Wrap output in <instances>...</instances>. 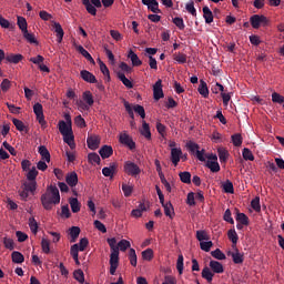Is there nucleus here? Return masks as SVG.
I'll use <instances>...</instances> for the list:
<instances>
[{
  "instance_id": "obj_13",
  "label": "nucleus",
  "mask_w": 284,
  "mask_h": 284,
  "mask_svg": "<svg viewBox=\"0 0 284 284\" xmlns=\"http://www.w3.org/2000/svg\"><path fill=\"white\" fill-rule=\"evenodd\" d=\"M53 30L57 33V41L58 43H61L63 41V37L65 32H63V27H61V23L53 22Z\"/></svg>"
},
{
  "instance_id": "obj_59",
  "label": "nucleus",
  "mask_w": 284,
  "mask_h": 284,
  "mask_svg": "<svg viewBox=\"0 0 284 284\" xmlns=\"http://www.w3.org/2000/svg\"><path fill=\"white\" fill-rule=\"evenodd\" d=\"M41 248L44 254H50V241H48L47 239H42Z\"/></svg>"
},
{
  "instance_id": "obj_1",
  "label": "nucleus",
  "mask_w": 284,
  "mask_h": 284,
  "mask_svg": "<svg viewBox=\"0 0 284 284\" xmlns=\"http://www.w3.org/2000/svg\"><path fill=\"white\" fill-rule=\"evenodd\" d=\"M40 201L44 210H52L53 205H59L61 203V194H59V189L54 185L48 186L45 193L41 195Z\"/></svg>"
},
{
  "instance_id": "obj_6",
  "label": "nucleus",
  "mask_w": 284,
  "mask_h": 284,
  "mask_svg": "<svg viewBox=\"0 0 284 284\" xmlns=\"http://www.w3.org/2000/svg\"><path fill=\"white\" fill-rule=\"evenodd\" d=\"M33 112L37 116L38 123H40L42 128L48 125V122H45V115H43V105L41 103L38 102L33 105Z\"/></svg>"
},
{
  "instance_id": "obj_12",
  "label": "nucleus",
  "mask_w": 284,
  "mask_h": 284,
  "mask_svg": "<svg viewBox=\"0 0 284 284\" xmlns=\"http://www.w3.org/2000/svg\"><path fill=\"white\" fill-rule=\"evenodd\" d=\"M118 168H119V165L114 162L111 163L110 166H104L102 169L103 176H109L110 179H112L114 176V174H116Z\"/></svg>"
},
{
  "instance_id": "obj_8",
  "label": "nucleus",
  "mask_w": 284,
  "mask_h": 284,
  "mask_svg": "<svg viewBox=\"0 0 284 284\" xmlns=\"http://www.w3.org/2000/svg\"><path fill=\"white\" fill-rule=\"evenodd\" d=\"M163 82L161 80H158L153 85V99L155 101H160V99H163Z\"/></svg>"
},
{
  "instance_id": "obj_43",
  "label": "nucleus",
  "mask_w": 284,
  "mask_h": 284,
  "mask_svg": "<svg viewBox=\"0 0 284 284\" xmlns=\"http://www.w3.org/2000/svg\"><path fill=\"white\" fill-rule=\"evenodd\" d=\"M12 123L16 126V130H18L19 132L26 131V124L23 123V121L17 119V118H13Z\"/></svg>"
},
{
  "instance_id": "obj_42",
  "label": "nucleus",
  "mask_w": 284,
  "mask_h": 284,
  "mask_svg": "<svg viewBox=\"0 0 284 284\" xmlns=\"http://www.w3.org/2000/svg\"><path fill=\"white\" fill-rule=\"evenodd\" d=\"M18 28L21 30V32L28 31V21L23 17H18Z\"/></svg>"
},
{
  "instance_id": "obj_23",
  "label": "nucleus",
  "mask_w": 284,
  "mask_h": 284,
  "mask_svg": "<svg viewBox=\"0 0 284 284\" xmlns=\"http://www.w3.org/2000/svg\"><path fill=\"white\" fill-rule=\"evenodd\" d=\"M6 61L7 63H20V61H23V57L18 53V54H13V53H10V54H7L6 57Z\"/></svg>"
},
{
  "instance_id": "obj_33",
  "label": "nucleus",
  "mask_w": 284,
  "mask_h": 284,
  "mask_svg": "<svg viewBox=\"0 0 284 284\" xmlns=\"http://www.w3.org/2000/svg\"><path fill=\"white\" fill-rule=\"evenodd\" d=\"M179 176L182 183H185L186 185H190V183H192V174L190 172L187 171L180 172Z\"/></svg>"
},
{
  "instance_id": "obj_38",
  "label": "nucleus",
  "mask_w": 284,
  "mask_h": 284,
  "mask_svg": "<svg viewBox=\"0 0 284 284\" xmlns=\"http://www.w3.org/2000/svg\"><path fill=\"white\" fill-rule=\"evenodd\" d=\"M82 99L89 106L94 105V97H92V92L85 91L82 95Z\"/></svg>"
},
{
  "instance_id": "obj_2",
  "label": "nucleus",
  "mask_w": 284,
  "mask_h": 284,
  "mask_svg": "<svg viewBox=\"0 0 284 284\" xmlns=\"http://www.w3.org/2000/svg\"><path fill=\"white\" fill-rule=\"evenodd\" d=\"M223 272H225V268H223V264L219 261L211 260L209 263V267L205 266L202 270V278H204L209 283H212V281H214V274H223Z\"/></svg>"
},
{
  "instance_id": "obj_11",
  "label": "nucleus",
  "mask_w": 284,
  "mask_h": 284,
  "mask_svg": "<svg viewBox=\"0 0 284 284\" xmlns=\"http://www.w3.org/2000/svg\"><path fill=\"white\" fill-rule=\"evenodd\" d=\"M143 6L148 7L154 14H161V9H159V1L156 0H142Z\"/></svg>"
},
{
  "instance_id": "obj_24",
  "label": "nucleus",
  "mask_w": 284,
  "mask_h": 284,
  "mask_svg": "<svg viewBox=\"0 0 284 284\" xmlns=\"http://www.w3.org/2000/svg\"><path fill=\"white\" fill-rule=\"evenodd\" d=\"M38 152L42 161H47V163H50V151H48V148H45V145H40Z\"/></svg>"
},
{
  "instance_id": "obj_40",
  "label": "nucleus",
  "mask_w": 284,
  "mask_h": 284,
  "mask_svg": "<svg viewBox=\"0 0 284 284\" xmlns=\"http://www.w3.org/2000/svg\"><path fill=\"white\" fill-rule=\"evenodd\" d=\"M29 227L32 232V234H37L39 232V223L34 217L29 219Z\"/></svg>"
},
{
  "instance_id": "obj_4",
  "label": "nucleus",
  "mask_w": 284,
  "mask_h": 284,
  "mask_svg": "<svg viewBox=\"0 0 284 284\" xmlns=\"http://www.w3.org/2000/svg\"><path fill=\"white\" fill-rule=\"evenodd\" d=\"M250 22L252 28H254L255 30H258L261 26L263 27L267 26V17L263 14H254L250 18Z\"/></svg>"
},
{
  "instance_id": "obj_22",
  "label": "nucleus",
  "mask_w": 284,
  "mask_h": 284,
  "mask_svg": "<svg viewBox=\"0 0 284 284\" xmlns=\"http://www.w3.org/2000/svg\"><path fill=\"white\" fill-rule=\"evenodd\" d=\"M202 12L203 18L205 19V23H212L214 21V13H212L210 7H203Z\"/></svg>"
},
{
  "instance_id": "obj_53",
  "label": "nucleus",
  "mask_w": 284,
  "mask_h": 284,
  "mask_svg": "<svg viewBox=\"0 0 284 284\" xmlns=\"http://www.w3.org/2000/svg\"><path fill=\"white\" fill-rule=\"evenodd\" d=\"M186 148H187L189 152H191V154L199 152V149H200L199 144L193 141H189L186 143Z\"/></svg>"
},
{
  "instance_id": "obj_19",
  "label": "nucleus",
  "mask_w": 284,
  "mask_h": 284,
  "mask_svg": "<svg viewBox=\"0 0 284 284\" xmlns=\"http://www.w3.org/2000/svg\"><path fill=\"white\" fill-rule=\"evenodd\" d=\"M227 256H231L235 265H241V263H243V254H241L239 250H236V252L229 251Z\"/></svg>"
},
{
  "instance_id": "obj_28",
  "label": "nucleus",
  "mask_w": 284,
  "mask_h": 284,
  "mask_svg": "<svg viewBox=\"0 0 284 284\" xmlns=\"http://www.w3.org/2000/svg\"><path fill=\"white\" fill-rule=\"evenodd\" d=\"M69 203L71 205V211L73 212V214H77L78 212H81V203H79V199L71 197L69 200Z\"/></svg>"
},
{
  "instance_id": "obj_32",
  "label": "nucleus",
  "mask_w": 284,
  "mask_h": 284,
  "mask_svg": "<svg viewBox=\"0 0 284 284\" xmlns=\"http://www.w3.org/2000/svg\"><path fill=\"white\" fill-rule=\"evenodd\" d=\"M142 136H145L149 141L152 139V132L150 131V124L148 122L143 121L142 123V130H141Z\"/></svg>"
},
{
  "instance_id": "obj_30",
  "label": "nucleus",
  "mask_w": 284,
  "mask_h": 284,
  "mask_svg": "<svg viewBox=\"0 0 284 284\" xmlns=\"http://www.w3.org/2000/svg\"><path fill=\"white\" fill-rule=\"evenodd\" d=\"M11 261L12 263L21 264L23 261H26V257L21 254V252L13 251L11 254Z\"/></svg>"
},
{
  "instance_id": "obj_44",
  "label": "nucleus",
  "mask_w": 284,
  "mask_h": 284,
  "mask_svg": "<svg viewBox=\"0 0 284 284\" xmlns=\"http://www.w3.org/2000/svg\"><path fill=\"white\" fill-rule=\"evenodd\" d=\"M251 207H252V210H254V212H261V197L255 196L251 201Z\"/></svg>"
},
{
  "instance_id": "obj_21",
  "label": "nucleus",
  "mask_w": 284,
  "mask_h": 284,
  "mask_svg": "<svg viewBox=\"0 0 284 284\" xmlns=\"http://www.w3.org/2000/svg\"><path fill=\"white\" fill-rule=\"evenodd\" d=\"M75 50L78 52H80V54H82V57H84V59H87V61H90V63H94V58H92L90 52H88V50H85V48H83V45H81V44L75 45Z\"/></svg>"
},
{
  "instance_id": "obj_34",
  "label": "nucleus",
  "mask_w": 284,
  "mask_h": 284,
  "mask_svg": "<svg viewBox=\"0 0 284 284\" xmlns=\"http://www.w3.org/2000/svg\"><path fill=\"white\" fill-rule=\"evenodd\" d=\"M227 236L231 243H233V247H236V243H239V234H236V230L234 229L229 230Z\"/></svg>"
},
{
  "instance_id": "obj_46",
  "label": "nucleus",
  "mask_w": 284,
  "mask_h": 284,
  "mask_svg": "<svg viewBox=\"0 0 284 284\" xmlns=\"http://www.w3.org/2000/svg\"><path fill=\"white\" fill-rule=\"evenodd\" d=\"M211 256H213V258H216L217 261H225L226 258L225 253H223L220 248L212 251Z\"/></svg>"
},
{
  "instance_id": "obj_3",
  "label": "nucleus",
  "mask_w": 284,
  "mask_h": 284,
  "mask_svg": "<svg viewBox=\"0 0 284 284\" xmlns=\"http://www.w3.org/2000/svg\"><path fill=\"white\" fill-rule=\"evenodd\" d=\"M87 12L92 17H97V8H101V0H82Z\"/></svg>"
},
{
  "instance_id": "obj_55",
  "label": "nucleus",
  "mask_w": 284,
  "mask_h": 284,
  "mask_svg": "<svg viewBox=\"0 0 284 284\" xmlns=\"http://www.w3.org/2000/svg\"><path fill=\"white\" fill-rule=\"evenodd\" d=\"M37 176H39V171H37V168H32L28 174H27V179L28 181H37Z\"/></svg>"
},
{
  "instance_id": "obj_18",
  "label": "nucleus",
  "mask_w": 284,
  "mask_h": 284,
  "mask_svg": "<svg viewBox=\"0 0 284 284\" xmlns=\"http://www.w3.org/2000/svg\"><path fill=\"white\" fill-rule=\"evenodd\" d=\"M197 92L204 99H207V97H210V89H207V83L204 80H200V85L197 88Z\"/></svg>"
},
{
  "instance_id": "obj_16",
  "label": "nucleus",
  "mask_w": 284,
  "mask_h": 284,
  "mask_svg": "<svg viewBox=\"0 0 284 284\" xmlns=\"http://www.w3.org/2000/svg\"><path fill=\"white\" fill-rule=\"evenodd\" d=\"M59 132L62 135L72 133V124H67L65 121H59Z\"/></svg>"
},
{
  "instance_id": "obj_36",
  "label": "nucleus",
  "mask_w": 284,
  "mask_h": 284,
  "mask_svg": "<svg viewBox=\"0 0 284 284\" xmlns=\"http://www.w3.org/2000/svg\"><path fill=\"white\" fill-rule=\"evenodd\" d=\"M23 189H26L27 192H31L32 194H34V192H37V181L24 182Z\"/></svg>"
},
{
  "instance_id": "obj_7",
  "label": "nucleus",
  "mask_w": 284,
  "mask_h": 284,
  "mask_svg": "<svg viewBox=\"0 0 284 284\" xmlns=\"http://www.w3.org/2000/svg\"><path fill=\"white\" fill-rule=\"evenodd\" d=\"M119 141L122 145L129 148V150H136V142L132 140V136L128 133H121L119 136Z\"/></svg>"
},
{
  "instance_id": "obj_14",
  "label": "nucleus",
  "mask_w": 284,
  "mask_h": 284,
  "mask_svg": "<svg viewBox=\"0 0 284 284\" xmlns=\"http://www.w3.org/2000/svg\"><path fill=\"white\" fill-rule=\"evenodd\" d=\"M80 75H81V79H83V81H85L87 83H97V77H94L92 72L88 70H82L80 72Z\"/></svg>"
},
{
  "instance_id": "obj_37",
  "label": "nucleus",
  "mask_w": 284,
  "mask_h": 284,
  "mask_svg": "<svg viewBox=\"0 0 284 284\" xmlns=\"http://www.w3.org/2000/svg\"><path fill=\"white\" fill-rule=\"evenodd\" d=\"M173 60L176 61L180 64L187 63V55L185 53H174Z\"/></svg>"
},
{
  "instance_id": "obj_64",
  "label": "nucleus",
  "mask_w": 284,
  "mask_h": 284,
  "mask_svg": "<svg viewBox=\"0 0 284 284\" xmlns=\"http://www.w3.org/2000/svg\"><path fill=\"white\" fill-rule=\"evenodd\" d=\"M176 270L179 274H183V255L182 254L178 256Z\"/></svg>"
},
{
  "instance_id": "obj_45",
  "label": "nucleus",
  "mask_w": 284,
  "mask_h": 284,
  "mask_svg": "<svg viewBox=\"0 0 284 284\" xmlns=\"http://www.w3.org/2000/svg\"><path fill=\"white\" fill-rule=\"evenodd\" d=\"M143 261H152L154 258V251L152 248H146L142 252Z\"/></svg>"
},
{
  "instance_id": "obj_52",
  "label": "nucleus",
  "mask_w": 284,
  "mask_h": 284,
  "mask_svg": "<svg viewBox=\"0 0 284 284\" xmlns=\"http://www.w3.org/2000/svg\"><path fill=\"white\" fill-rule=\"evenodd\" d=\"M110 265H119V251H111Z\"/></svg>"
},
{
  "instance_id": "obj_20",
  "label": "nucleus",
  "mask_w": 284,
  "mask_h": 284,
  "mask_svg": "<svg viewBox=\"0 0 284 284\" xmlns=\"http://www.w3.org/2000/svg\"><path fill=\"white\" fill-rule=\"evenodd\" d=\"M116 77L123 83V85H125V88H128V90H132V88H134V84L132 83V81H130V79H128L125 77V73L118 72Z\"/></svg>"
},
{
  "instance_id": "obj_51",
  "label": "nucleus",
  "mask_w": 284,
  "mask_h": 284,
  "mask_svg": "<svg viewBox=\"0 0 284 284\" xmlns=\"http://www.w3.org/2000/svg\"><path fill=\"white\" fill-rule=\"evenodd\" d=\"M129 260H130V264L133 267H136V251L134 248L129 250Z\"/></svg>"
},
{
  "instance_id": "obj_60",
  "label": "nucleus",
  "mask_w": 284,
  "mask_h": 284,
  "mask_svg": "<svg viewBox=\"0 0 284 284\" xmlns=\"http://www.w3.org/2000/svg\"><path fill=\"white\" fill-rule=\"evenodd\" d=\"M11 82L8 79H3L1 84H0V90H2V92H8L11 88Z\"/></svg>"
},
{
  "instance_id": "obj_31",
  "label": "nucleus",
  "mask_w": 284,
  "mask_h": 284,
  "mask_svg": "<svg viewBox=\"0 0 284 284\" xmlns=\"http://www.w3.org/2000/svg\"><path fill=\"white\" fill-rule=\"evenodd\" d=\"M206 168H209V170H211V172L216 173V172H221V165L219 164V161H206Z\"/></svg>"
},
{
  "instance_id": "obj_49",
  "label": "nucleus",
  "mask_w": 284,
  "mask_h": 284,
  "mask_svg": "<svg viewBox=\"0 0 284 284\" xmlns=\"http://www.w3.org/2000/svg\"><path fill=\"white\" fill-rule=\"evenodd\" d=\"M174 26H176L178 29L180 30H185V22L183 21V18L181 17H175L172 19Z\"/></svg>"
},
{
  "instance_id": "obj_26",
  "label": "nucleus",
  "mask_w": 284,
  "mask_h": 284,
  "mask_svg": "<svg viewBox=\"0 0 284 284\" xmlns=\"http://www.w3.org/2000/svg\"><path fill=\"white\" fill-rule=\"evenodd\" d=\"M162 207H164L165 216H169V219H174V206L172 205V202H166L162 205Z\"/></svg>"
},
{
  "instance_id": "obj_25",
  "label": "nucleus",
  "mask_w": 284,
  "mask_h": 284,
  "mask_svg": "<svg viewBox=\"0 0 284 284\" xmlns=\"http://www.w3.org/2000/svg\"><path fill=\"white\" fill-rule=\"evenodd\" d=\"M62 136H63L64 143H67L71 150H74V148H77V144H74V133L73 132L68 133Z\"/></svg>"
},
{
  "instance_id": "obj_47",
  "label": "nucleus",
  "mask_w": 284,
  "mask_h": 284,
  "mask_svg": "<svg viewBox=\"0 0 284 284\" xmlns=\"http://www.w3.org/2000/svg\"><path fill=\"white\" fill-rule=\"evenodd\" d=\"M217 154L221 163H225L230 156V153H227V150L225 149H219Z\"/></svg>"
},
{
  "instance_id": "obj_15",
  "label": "nucleus",
  "mask_w": 284,
  "mask_h": 284,
  "mask_svg": "<svg viewBox=\"0 0 284 284\" xmlns=\"http://www.w3.org/2000/svg\"><path fill=\"white\" fill-rule=\"evenodd\" d=\"M99 154L102 159H110V156L112 154H114V150L112 149L111 145H103L100 150H99Z\"/></svg>"
},
{
  "instance_id": "obj_17",
  "label": "nucleus",
  "mask_w": 284,
  "mask_h": 284,
  "mask_svg": "<svg viewBox=\"0 0 284 284\" xmlns=\"http://www.w3.org/2000/svg\"><path fill=\"white\" fill-rule=\"evenodd\" d=\"M65 182L70 187H77V184L79 183V175H77V172H71L67 175Z\"/></svg>"
},
{
  "instance_id": "obj_10",
  "label": "nucleus",
  "mask_w": 284,
  "mask_h": 284,
  "mask_svg": "<svg viewBox=\"0 0 284 284\" xmlns=\"http://www.w3.org/2000/svg\"><path fill=\"white\" fill-rule=\"evenodd\" d=\"M181 156H183V151L181 150V148L171 149V162L173 163L174 168L179 165Z\"/></svg>"
},
{
  "instance_id": "obj_54",
  "label": "nucleus",
  "mask_w": 284,
  "mask_h": 284,
  "mask_svg": "<svg viewBox=\"0 0 284 284\" xmlns=\"http://www.w3.org/2000/svg\"><path fill=\"white\" fill-rule=\"evenodd\" d=\"M132 110H134V112L139 114L141 119H145V109L143 108V105L135 104L133 105Z\"/></svg>"
},
{
  "instance_id": "obj_41",
  "label": "nucleus",
  "mask_w": 284,
  "mask_h": 284,
  "mask_svg": "<svg viewBox=\"0 0 284 284\" xmlns=\"http://www.w3.org/2000/svg\"><path fill=\"white\" fill-rule=\"evenodd\" d=\"M73 278H75L78 283H85V274L81 270H75L73 272Z\"/></svg>"
},
{
  "instance_id": "obj_57",
  "label": "nucleus",
  "mask_w": 284,
  "mask_h": 284,
  "mask_svg": "<svg viewBox=\"0 0 284 284\" xmlns=\"http://www.w3.org/2000/svg\"><path fill=\"white\" fill-rule=\"evenodd\" d=\"M131 244L130 241L128 240H121L118 243V250H120L121 252H125V250L130 248Z\"/></svg>"
},
{
  "instance_id": "obj_62",
  "label": "nucleus",
  "mask_w": 284,
  "mask_h": 284,
  "mask_svg": "<svg viewBox=\"0 0 284 284\" xmlns=\"http://www.w3.org/2000/svg\"><path fill=\"white\" fill-rule=\"evenodd\" d=\"M272 101L273 103H284V97L281 95L280 93L273 92L272 93Z\"/></svg>"
},
{
  "instance_id": "obj_27",
  "label": "nucleus",
  "mask_w": 284,
  "mask_h": 284,
  "mask_svg": "<svg viewBox=\"0 0 284 284\" xmlns=\"http://www.w3.org/2000/svg\"><path fill=\"white\" fill-rule=\"evenodd\" d=\"M79 234H81V229L79 226H72L69 230V235L71 236V243H77L79 239Z\"/></svg>"
},
{
  "instance_id": "obj_5",
  "label": "nucleus",
  "mask_w": 284,
  "mask_h": 284,
  "mask_svg": "<svg viewBox=\"0 0 284 284\" xmlns=\"http://www.w3.org/2000/svg\"><path fill=\"white\" fill-rule=\"evenodd\" d=\"M124 172L129 174V176H139V174H141V168L132 161H126L124 163Z\"/></svg>"
},
{
  "instance_id": "obj_48",
  "label": "nucleus",
  "mask_w": 284,
  "mask_h": 284,
  "mask_svg": "<svg viewBox=\"0 0 284 284\" xmlns=\"http://www.w3.org/2000/svg\"><path fill=\"white\" fill-rule=\"evenodd\" d=\"M186 12L192 14V17H196V8H194V0H190L185 6Z\"/></svg>"
},
{
  "instance_id": "obj_29",
  "label": "nucleus",
  "mask_w": 284,
  "mask_h": 284,
  "mask_svg": "<svg viewBox=\"0 0 284 284\" xmlns=\"http://www.w3.org/2000/svg\"><path fill=\"white\" fill-rule=\"evenodd\" d=\"M128 57L131 60L132 65L134 67L143 65V62L141 61V59H139V55H136L134 51L130 50Z\"/></svg>"
},
{
  "instance_id": "obj_39",
  "label": "nucleus",
  "mask_w": 284,
  "mask_h": 284,
  "mask_svg": "<svg viewBox=\"0 0 284 284\" xmlns=\"http://www.w3.org/2000/svg\"><path fill=\"white\" fill-rule=\"evenodd\" d=\"M222 186H223V191L226 194H234V184L232 183V181L226 180Z\"/></svg>"
},
{
  "instance_id": "obj_50",
  "label": "nucleus",
  "mask_w": 284,
  "mask_h": 284,
  "mask_svg": "<svg viewBox=\"0 0 284 284\" xmlns=\"http://www.w3.org/2000/svg\"><path fill=\"white\" fill-rule=\"evenodd\" d=\"M99 65H100V71L102 72V74L104 77H108V81H110V69H108V65H105L103 63V61H101V59H99Z\"/></svg>"
},
{
  "instance_id": "obj_56",
  "label": "nucleus",
  "mask_w": 284,
  "mask_h": 284,
  "mask_svg": "<svg viewBox=\"0 0 284 284\" xmlns=\"http://www.w3.org/2000/svg\"><path fill=\"white\" fill-rule=\"evenodd\" d=\"M232 143L235 145V148H239L243 144V138L241 134L236 133L232 135Z\"/></svg>"
},
{
  "instance_id": "obj_9",
  "label": "nucleus",
  "mask_w": 284,
  "mask_h": 284,
  "mask_svg": "<svg viewBox=\"0 0 284 284\" xmlns=\"http://www.w3.org/2000/svg\"><path fill=\"white\" fill-rule=\"evenodd\" d=\"M87 145L89 150H99V145H101V139L98 135H89L87 138Z\"/></svg>"
},
{
  "instance_id": "obj_58",
  "label": "nucleus",
  "mask_w": 284,
  "mask_h": 284,
  "mask_svg": "<svg viewBox=\"0 0 284 284\" xmlns=\"http://www.w3.org/2000/svg\"><path fill=\"white\" fill-rule=\"evenodd\" d=\"M23 34V38L29 42V43H38L37 42V38H34V34L33 33H30L27 31L22 32Z\"/></svg>"
},
{
  "instance_id": "obj_61",
  "label": "nucleus",
  "mask_w": 284,
  "mask_h": 284,
  "mask_svg": "<svg viewBox=\"0 0 284 284\" xmlns=\"http://www.w3.org/2000/svg\"><path fill=\"white\" fill-rule=\"evenodd\" d=\"M250 43L252 45H261V43H263V40L261 39V37L253 34L250 37Z\"/></svg>"
},
{
  "instance_id": "obj_63",
  "label": "nucleus",
  "mask_w": 284,
  "mask_h": 284,
  "mask_svg": "<svg viewBox=\"0 0 284 284\" xmlns=\"http://www.w3.org/2000/svg\"><path fill=\"white\" fill-rule=\"evenodd\" d=\"M74 123H75V125H78V128H85V119H83V116H81V115H77L75 118H74Z\"/></svg>"
},
{
  "instance_id": "obj_35",
  "label": "nucleus",
  "mask_w": 284,
  "mask_h": 284,
  "mask_svg": "<svg viewBox=\"0 0 284 284\" xmlns=\"http://www.w3.org/2000/svg\"><path fill=\"white\" fill-rule=\"evenodd\" d=\"M88 161H89V163H91V165H94V163L97 165H100L101 164V156H99L98 153H89L88 154Z\"/></svg>"
}]
</instances>
